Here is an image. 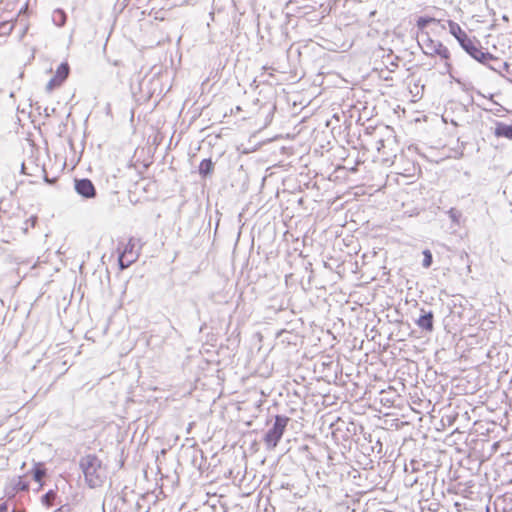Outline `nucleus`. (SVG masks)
Segmentation results:
<instances>
[{"label": "nucleus", "mask_w": 512, "mask_h": 512, "mask_svg": "<svg viewBox=\"0 0 512 512\" xmlns=\"http://www.w3.org/2000/svg\"><path fill=\"white\" fill-rule=\"evenodd\" d=\"M27 29H28L27 27H25V28H24V30H23V32H22L21 37H23V36H24V34L26 33Z\"/></svg>", "instance_id": "5701e85b"}, {"label": "nucleus", "mask_w": 512, "mask_h": 512, "mask_svg": "<svg viewBox=\"0 0 512 512\" xmlns=\"http://www.w3.org/2000/svg\"><path fill=\"white\" fill-rule=\"evenodd\" d=\"M79 466L90 488L102 486L106 479V468L102 465L101 460L97 456L89 454L82 457Z\"/></svg>", "instance_id": "f257e3e1"}, {"label": "nucleus", "mask_w": 512, "mask_h": 512, "mask_svg": "<svg viewBox=\"0 0 512 512\" xmlns=\"http://www.w3.org/2000/svg\"><path fill=\"white\" fill-rule=\"evenodd\" d=\"M486 512H490V509H489V507H487V508H486Z\"/></svg>", "instance_id": "b1692460"}, {"label": "nucleus", "mask_w": 512, "mask_h": 512, "mask_svg": "<svg viewBox=\"0 0 512 512\" xmlns=\"http://www.w3.org/2000/svg\"><path fill=\"white\" fill-rule=\"evenodd\" d=\"M46 472L45 469L41 467L40 464H36L33 468V479L40 484V487L42 486V479L45 476Z\"/></svg>", "instance_id": "4468645a"}, {"label": "nucleus", "mask_w": 512, "mask_h": 512, "mask_svg": "<svg viewBox=\"0 0 512 512\" xmlns=\"http://www.w3.org/2000/svg\"><path fill=\"white\" fill-rule=\"evenodd\" d=\"M13 29V24L10 21L0 23V35L9 34Z\"/></svg>", "instance_id": "dca6fc26"}, {"label": "nucleus", "mask_w": 512, "mask_h": 512, "mask_svg": "<svg viewBox=\"0 0 512 512\" xmlns=\"http://www.w3.org/2000/svg\"><path fill=\"white\" fill-rule=\"evenodd\" d=\"M476 43L479 42L475 39H471L469 36L462 39V41L459 42L463 50L481 64L487 65V63L490 60L496 59L491 53L484 52L480 48H478Z\"/></svg>", "instance_id": "20e7f679"}, {"label": "nucleus", "mask_w": 512, "mask_h": 512, "mask_svg": "<svg viewBox=\"0 0 512 512\" xmlns=\"http://www.w3.org/2000/svg\"><path fill=\"white\" fill-rule=\"evenodd\" d=\"M214 170V163L211 159H203L199 165V174L203 177H207Z\"/></svg>", "instance_id": "9d476101"}, {"label": "nucleus", "mask_w": 512, "mask_h": 512, "mask_svg": "<svg viewBox=\"0 0 512 512\" xmlns=\"http://www.w3.org/2000/svg\"><path fill=\"white\" fill-rule=\"evenodd\" d=\"M75 190L79 195L85 198H93L96 195L92 181L86 178L75 180Z\"/></svg>", "instance_id": "423d86ee"}, {"label": "nucleus", "mask_w": 512, "mask_h": 512, "mask_svg": "<svg viewBox=\"0 0 512 512\" xmlns=\"http://www.w3.org/2000/svg\"><path fill=\"white\" fill-rule=\"evenodd\" d=\"M56 498V492L54 490H49L46 494L42 496V503L46 506H52L53 501Z\"/></svg>", "instance_id": "2eb2a0df"}, {"label": "nucleus", "mask_w": 512, "mask_h": 512, "mask_svg": "<svg viewBox=\"0 0 512 512\" xmlns=\"http://www.w3.org/2000/svg\"><path fill=\"white\" fill-rule=\"evenodd\" d=\"M52 21L58 27L63 26L66 22L65 12L61 9L54 10V12L52 13Z\"/></svg>", "instance_id": "ddd939ff"}, {"label": "nucleus", "mask_w": 512, "mask_h": 512, "mask_svg": "<svg viewBox=\"0 0 512 512\" xmlns=\"http://www.w3.org/2000/svg\"><path fill=\"white\" fill-rule=\"evenodd\" d=\"M431 23H440V21L432 17H419L416 22L417 28L420 31L419 34L426 32L425 29Z\"/></svg>", "instance_id": "9b49d317"}, {"label": "nucleus", "mask_w": 512, "mask_h": 512, "mask_svg": "<svg viewBox=\"0 0 512 512\" xmlns=\"http://www.w3.org/2000/svg\"><path fill=\"white\" fill-rule=\"evenodd\" d=\"M423 314L419 317V319L416 321L417 325L426 331H432L433 330V319L434 315L431 311L424 312V310H421Z\"/></svg>", "instance_id": "0eeeda50"}, {"label": "nucleus", "mask_w": 512, "mask_h": 512, "mask_svg": "<svg viewBox=\"0 0 512 512\" xmlns=\"http://www.w3.org/2000/svg\"><path fill=\"white\" fill-rule=\"evenodd\" d=\"M417 42L423 53L427 56L438 55L442 59H449L450 57L448 48L444 46L440 41L433 40L429 32L418 34Z\"/></svg>", "instance_id": "f03ea898"}, {"label": "nucleus", "mask_w": 512, "mask_h": 512, "mask_svg": "<svg viewBox=\"0 0 512 512\" xmlns=\"http://www.w3.org/2000/svg\"><path fill=\"white\" fill-rule=\"evenodd\" d=\"M502 18H503L504 21H508L509 20L507 15H503Z\"/></svg>", "instance_id": "4be33fe9"}, {"label": "nucleus", "mask_w": 512, "mask_h": 512, "mask_svg": "<svg viewBox=\"0 0 512 512\" xmlns=\"http://www.w3.org/2000/svg\"><path fill=\"white\" fill-rule=\"evenodd\" d=\"M62 83L55 77H53L46 85L47 91H52L54 88L60 86Z\"/></svg>", "instance_id": "a211bd4d"}, {"label": "nucleus", "mask_w": 512, "mask_h": 512, "mask_svg": "<svg viewBox=\"0 0 512 512\" xmlns=\"http://www.w3.org/2000/svg\"><path fill=\"white\" fill-rule=\"evenodd\" d=\"M494 134L497 137H504L512 140V125L499 122L495 127Z\"/></svg>", "instance_id": "1a4fd4ad"}, {"label": "nucleus", "mask_w": 512, "mask_h": 512, "mask_svg": "<svg viewBox=\"0 0 512 512\" xmlns=\"http://www.w3.org/2000/svg\"><path fill=\"white\" fill-rule=\"evenodd\" d=\"M449 32L457 39L458 43L462 41V39L468 37L466 32L462 30L458 23L448 20L447 21Z\"/></svg>", "instance_id": "6e6552de"}, {"label": "nucleus", "mask_w": 512, "mask_h": 512, "mask_svg": "<svg viewBox=\"0 0 512 512\" xmlns=\"http://www.w3.org/2000/svg\"><path fill=\"white\" fill-rule=\"evenodd\" d=\"M138 240L130 238L125 245L124 250L120 253L118 262L121 270L128 268L139 257V248H137Z\"/></svg>", "instance_id": "39448f33"}, {"label": "nucleus", "mask_w": 512, "mask_h": 512, "mask_svg": "<svg viewBox=\"0 0 512 512\" xmlns=\"http://www.w3.org/2000/svg\"><path fill=\"white\" fill-rule=\"evenodd\" d=\"M449 216L454 222H458V218L460 217V213L455 209H450Z\"/></svg>", "instance_id": "aec40b11"}, {"label": "nucleus", "mask_w": 512, "mask_h": 512, "mask_svg": "<svg viewBox=\"0 0 512 512\" xmlns=\"http://www.w3.org/2000/svg\"><path fill=\"white\" fill-rule=\"evenodd\" d=\"M423 256H424V259H423V262H422V265L424 268H429L432 264V253L430 252V250H424L423 251Z\"/></svg>", "instance_id": "f3484780"}, {"label": "nucleus", "mask_w": 512, "mask_h": 512, "mask_svg": "<svg viewBox=\"0 0 512 512\" xmlns=\"http://www.w3.org/2000/svg\"><path fill=\"white\" fill-rule=\"evenodd\" d=\"M6 510H7L6 504H1L0 505V512H6Z\"/></svg>", "instance_id": "412c9836"}, {"label": "nucleus", "mask_w": 512, "mask_h": 512, "mask_svg": "<svg viewBox=\"0 0 512 512\" xmlns=\"http://www.w3.org/2000/svg\"><path fill=\"white\" fill-rule=\"evenodd\" d=\"M289 417L283 415H276L273 426L266 432L264 436V444L268 450H273L277 447L281 440L284 431L287 427Z\"/></svg>", "instance_id": "7ed1b4c3"}, {"label": "nucleus", "mask_w": 512, "mask_h": 512, "mask_svg": "<svg viewBox=\"0 0 512 512\" xmlns=\"http://www.w3.org/2000/svg\"><path fill=\"white\" fill-rule=\"evenodd\" d=\"M29 488V485L26 481L22 480L21 478L18 479L17 483L15 484V487L14 489L15 490H20V491H26L28 490Z\"/></svg>", "instance_id": "6ab92c4d"}, {"label": "nucleus", "mask_w": 512, "mask_h": 512, "mask_svg": "<svg viewBox=\"0 0 512 512\" xmlns=\"http://www.w3.org/2000/svg\"><path fill=\"white\" fill-rule=\"evenodd\" d=\"M69 65L67 63H61L56 71L55 78H57L61 83H63L69 75Z\"/></svg>", "instance_id": "f8f14e48"}]
</instances>
